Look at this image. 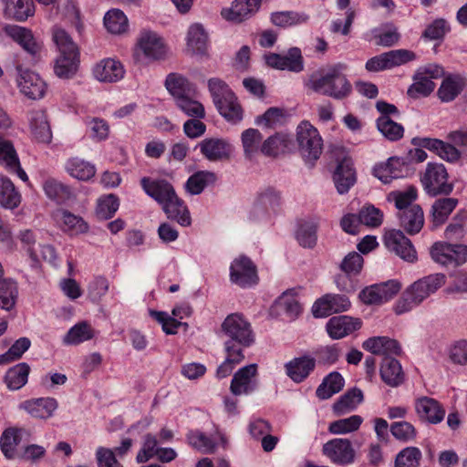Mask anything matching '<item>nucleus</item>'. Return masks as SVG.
<instances>
[{"label": "nucleus", "mask_w": 467, "mask_h": 467, "mask_svg": "<svg viewBox=\"0 0 467 467\" xmlns=\"http://www.w3.org/2000/svg\"><path fill=\"white\" fill-rule=\"evenodd\" d=\"M346 68V65L342 63L320 68L308 76L305 80V87L315 93L343 99L352 90V86L344 73Z\"/></svg>", "instance_id": "obj_1"}, {"label": "nucleus", "mask_w": 467, "mask_h": 467, "mask_svg": "<svg viewBox=\"0 0 467 467\" xmlns=\"http://www.w3.org/2000/svg\"><path fill=\"white\" fill-rule=\"evenodd\" d=\"M445 283V275L434 274L420 278L411 284L396 302L394 311L402 315L418 306L421 302L435 293Z\"/></svg>", "instance_id": "obj_2"}, {"label": "nucleus", "mask_w": 467, "mask_h": 467, "mask_svg": "<svg viewBox=\"0 0 467 467\" xmlns=\"http://www.w3.org/2000/svg\"><path fill=\"white\" fill-rule=\"evenodd\" d=\"M222 333L225 337L224 350H236L244 353V349L254 342V334L251 324L238 313L226 317L222 324Z\"/></svg>", "instance_id": "obj_3"}, {"label": "nucleus", "mask_w": 467, "mask_h": 467, "mask_svg": "<svg viewBox=\"0 0 467 467\" xmlns=\"http://www.w3.org/2000/svg\"><path fill=\"white\" fill-rule=\"evenodd\" d=\"M53 40L59 51V56L55 62L54 72L60 78H70L78 70V48L70 36L60 27L53 29Z\"/></svg>", "instance_id": "obj_4"}, {"label": "nucleus", "mask_w": 467, "mask_h": 467, "mask_svg": "<svg viewBox=\"0 0 467 467\" xmlns=\"http://www.w3.org/2000/svg\"><path fill=\"white\" fill-rule=\"evenodd\" d=\"M208 89L220 114L229 122L238 123L243 119V109L234 93L221 78L208 80Z\"/></svg>", "instance_id": "obj_5"}, {"label": "nucleus", "mask_w": 467, "mask_h": 467, "mask_svg": "<svg viewBox=\"0 0 467 467\" xmlns=\"http://www.w3.org/2000/svg\"><path fill=\"white\" fill-rule=\"evenodd\" d=\"M168 47L164 39L156 32L144 29L137 37L133 56L138 62H152L166 57Z\"/></svg>", "instance_id": "obj_6"}, {"label": "nucleus", "mask_w": 467, "mask_h": 467, "mask_svg": "<svg viewBox=\"0 0 467 467\" xmlns=\"http://www.w3.org/2000/svg\"><path fill=\"white\" fill-rule=\"evenodd\" d=\"M420 182L430 196L449 195L454 188L442 163L429 162L420 175Z\"/></svg>", "instance_id": "obj_7"}, {"label": "nucleus", "mask_w": 467, "mask_h": 467, "mask_svg": "<svg viewBox=\"0 0 467 467\" xmlns=\"http://www.w3.org/2000/svg\"><path fill=\"white\" fill-rule=\"evenodd\" d=\"M297 142L303 156L316 161L322 152V139L317 130L308 122H302L297 128Z\"/></svg>", "instance_id": "obj_8"}, {"label": "nucleus", "mask_w": 467, "mask_h": 467, "mask_svg": "<svg viewBox=\"0 0 467 467\" xmlns=\"http://www.w3.org/2000/svg\"><path fill=\"white\" fill-rule=\"evenodd\" d=\"M415 58V53L410 50H390L368 59L366 63V69L372 72L382 71L401 66L414 60Z\"/></svg>", "instance_id": "obj_9"}, {"label": "nucleus", "mask_w": 467, "mask_h": 467, "mask_svg": "<svg viewBox=\"0 0 467 467\" xmlns=\"http://www.w3.org/2000/svg\"><path fill=\"white\" fill-rule=\"evenodd\" d=\"M230 280L241 287L256 285L259 278L255 265L244 255L235 258L230 266Z\"/></svg>", "instance_id": "obj_10"}, {"label": "nucleus", "mask_w": 467, "mask_h": 467, "mask_svg": "<svg viewBox=\"0 0 467 467\" xmlns=\"http://www.w3.org/2000/svg\"><path fill=\"white\" fill-rule=\"evenodd\" d=\"M431 258L442 265H459L467 261V246L435 243L431 249Z\"/></svg>", "instance_id": "obj_11"}, {"label": "nucleus", "mask_w": 467, "mask_h": 467, "mask_svg": "<svg viewBox=\"0 0 467 467\" xmlns=\"http://www.w3.org/2000/svg\"><path fill=\"white\" fill-rule=\"evenodd\" d=\"M322 453L332 463L348 465L355 461V450L348 439L335 438L323 445Z\"/></svg>", "instance_id": "obj_12"}, {"label": "nucleus", "mask_w": 467, "mask_h": 467, "mask_svg": "<svg viewBox=\"0 0 467 467\" xmlns=\"http://www.w3.org/2000/svg\"><path fill=\"white\" fill-rule=\"evenodd\" d=\"M16 70L18 73L16 81L20 91L28 99H42L47 90V84L39 75L23 68L20 65L16 67Z\"/></svg>", "instance_id": "obj_13"}, {"label": "nucleus", "mask_w": 467, "mask_h": 467, "mask_svg": "<svg viewBox=\"0 0 467 467\" xmlns=\"http://www.w3.org/2000/svg\"><path fill=\"white\" fill-rule=\"evenodd\" d=\"M384 244L388 250L407 262L413 263L417 260L416 250L410 240L400 230L388 231L384 235Z\"/></svg>", "instance_id": "obj_14"}, {"label": "nucleus", "mask_w": 467, "mask_h": 467, "mask_svg": "<svg viewBox=\"0 0 467 467\" xmlns=\"http://www.w3.org/2000/svg\"><path fill=\"white\" fill-rule=\"evenodd\" d=\"M441 73V69L437 66H428L418 71L414 76L413 84L408 89V95L413 99L427 97L435 88L432 79L438 78Z\"/></svg>", "instance_id": "obj_15"}, {"label": "nucleus", "mask_w": 467, "mask_h": 467, "mask_svg": "<svg viewBox=\"0 0 467 467\" xmlns=\"http://www.w3.org/2000/svg\"><path fill=\"white\" fill-rule=\"evenodd\" d=\"M3 32L34 57L39 56L42 43L35 38L30 29L17 25H5Z\"/></svg>", "instance_id": "obj_16"}, {"label": "nucleus", "mask_w": 467, "mask_h": 467, "mask_svg": "<svg viewBox=\"0 0 467 467\" xmlns=\"http://www.w3.org/2000/svg\"><path fill=\"white\" fill-rule=\"evenodd\" d=\"M257 366L250 364L238 369L231 381L230 390L235 395H248L256 389Z\"/></svg>", "instance_id": "obj_17"}, {"label": "nucleus", "mask_w": 467, "mask_h": 467, "mask_svg": "<svg viewBox=\"0 0 467 467\" xmlns=\"http://www.w3.org/2000/svg\"><path fill=\"white\" fill-rule=\"evenodd\" d=\"M202 154L210 161L227 160L232 153L231 143L222 138H207L199 143Z\"/></svg>", "instance_id": "obj_18"}, {"label": "nucleus", "mask_w": 467, "mask_h": 467, "mask_svg": "<svg viewBox=\"0 0 467 467\" xmlns=\"http://www.w3.org/2000/svg\"><path fill=\"white\" fill-rule=\"evenodd\" d=\"M58 402L51 397L31 399L19 404V409L26 411L31 417L47 420L54 415Z\"/></svg>", "instance_id": "obj_19"}, {"label": "nucleus", "mask_w": 467, "mask_h": 467, "mask_svg": "<svg viewBox=\"0 0 467 467\" xmlns=\"http://www.w3.org/2000/svg\"><path fill=\"white\" fill-rule=\"evenodd\" d=\"M140 185L147 195L155 200L161 207L176 193L172 185L165 180H154L143 177Z\"/></svg>", "instance_id": "obj_20"}, {"label": "nucleus", "mask_w": 467, "mask_h": 467, "mask_svg": "<svg viewBox=\"0 0 467 467\" xmlns=\"http://www.w3.org/2000/svg\"><path fill=\"white\" fill-rule=\"evenodd\" d=\"M261 0H234L228 8L221 11L227 21L241 23L254 14L260 6Z\"/></svg>", "instance_id": "obj_21"}, {"label": "nucleus", "mask_w": 467, "mask_h": 467, "mask_svg": "<svg viewBox=\"0 0 467 467\" xmlns=\"http://www.w3.org/2000/svg\"><path fill=\"white\" fill-rule=\"evenodd\" d=\"M334 182L338 193L343 194L356 183L357 176L354 163L350 157L345 156L337 164L334 172Z\"/></svg>", "instance_id": "obj_22"}, {"label": "nucleus", "mask_w": 467, "mask_h": 467, "mask_svg": "<svg viewBox=\"0 0 467 467\" xmlns=\"http://www.w3.org/2000/svg\"><path fill=\"white\" fill-rule=\"evenodd\" d=\"M208 34L201 24L192 25L187 33L186 50L191 55L204 57L208 53Z\"/></svg>", "instance_id": "obj_23"}, {"label": "nucleus", "mask_w": 467, "mask_h": 467, "mask_svg": "<svg viewBox=\"0 0 467 467\" xmlns=\"http://www.w3.org/2000/svg\"><path fill=\"white\" fill-rule=\"evenodd\" d=\"M361 321L349 316H337L331 317L326 326L329 337L333 339L342 338L359 329Z\"/></svg>", "instance_id": "obj_24"}, {"label": "nucleus", "mask_w": 467, "mask_h": 467, "mask_svg": "<svg viewBox=\"0 0 467 467\" xmlns=\"http://www.w3.org/2000/svg\"><path fill=\"white\" fill-rule=\"evenodd\" d=\"M93 74L100 82L113 83L124 78L125 69L119 60L105 58L95 66Z\"/></svg>", "instance_id": "obj_25"}, {"label": "nucleus", "mask_w": 467, "mask_h": 467, "mask_svg": "<svg viewBox=\"0 0 467 467\" xmlns=\"http://www.w3.org/2000/svg\"><path fill=\"white\" fill-rule=\"evenodd\" d=\"M415 410L421 420L431 424L440 423L445 416V410L439 401L429 397L419 398L415 402Z\"/></svg>", "instance_id": "obj_26"}, {"label": "nucleus", "mask_w": 467, "mask_h": 467, "mask_svg": "<svg viewBox=\"0 0 467 467\" xmlns=\"http://www.w3.org/2000/svg\"><path fill=\"white\" fill-rule=\"evenodd\" d=\"M0 164L10 173H16L23 182L28 177L21 168L20 162L13 144L0 136Z\"/></svg>", "instance_id": "obj_27"}, {"label": "nucleus", "mask_w": 467, "mask_h": 467, "mask_svg": "<svg viewBox=\"0 0 467 467\" xmlns=\"http://www.w3.org/2000/svg\"><path fill=\"white\" fill-rule=\"evenodd\" d=\"M316 367V359L309 356L294 358L285 364L286 375L296 383L304 381Z\"/></svg>", "instance_id": "obj_28"}, {"label": "nucleus", "mask_w": 467, "mask_h": 467, "mask_svg": "<svg viewBox=\"0 0 467 467\" xmlns=\"http://www.w3.org/2000/svg\"><path fill=\"white\" fill-rule=\"evenodd\" d=\"M29 128L33 138L41 143H49L52 132L47 113L43 109L32 110L29 114Z\"/></svg>", "instance_id": "obj_29"}, {"label": "nucleus", "mask_w": 467, "mask_h": 467, "mask_svg": "<svg viewBox=\"0 0 467 467\" xmlns=\"http://www.w3.org/2000/svg\"><path fill=\"white\" fill-rule=\"evenodd\" d=\"M362 348L374 355H381L384 358L401 353L400 343L396 339L388 337H369L363 342Z\"/></svg>", "instance_id": "obj_30"}, {"label": "nucleus", "mask_w": 467, "mask_h": 467, "mask_svg": "<svg viewBox=\"0 0 467 467\" xmlns=\"http://www.w3.org/2000/svg\"><path fill=\"white\" fill-rule=\"evenodd\" d=\"M403 166L404 162L400 158L390 157L386 161L376 164L372 173L383 183H389L403 176Z\"/></svg>", "instance_id": "obj_31"}, {"label": "nucleus", "mask_w": 467, "mask_h": 467, "mask_svg": "<svg viewBox=\"0 0 467 467\" xmlns=\"http://www.w3.org/2000/svg\"><path fill=\"white\" fill-rule=\"evenodd\" d=\"M47 197L57 203H64L75 197L73 190L55 178H47L42 184Z\"/></svg>", "instance_id": "obj_32"}, {"label": "nucleus", "mask_w": 467, "mask_h": 467, "mask_svg": "<svg viewBox=\"0 0 467 467\" xmlns=\"http://www.w3.org/2000/svg\"><path fill=\"white\" fill-rule=\"evenodd\" d=\"M379 372L381 379L389 387H398L404 381L401 365L391 357L383 358Z\"/></svg>", "instance_id": "obj_33"}, {"label": "nucleus", "mask_w": 467, "mask_h": 467, "mask_svg": "<svg viewBox=\"0 0 467 467\" xmlns=\"http://www.w3.org/2000/svg\"><path fill=\"white\" fill-rule=\"evenodd\" d=\"M162 210L169 219L176 221L180 225H191L190 212L184 202L176 193L162 206Z\"/></svg>", "instance_id": "obj_34"}, {"label": "nucleus", "mask_w": 467, "mask_h": 467, "mask_svg": "<svg viewBox=\"0 0 467 467\" xmlns=\"http://www.w3.org/2000/svg\"><path fill=\"white\" fill-rule=\"evenodd\" d=\"M400 225L410 234H418L424 224L423 211L420 206H413L405 212H397Z\"/></svg>", "instance_id": "obj_35"}, {"label": "nucleus", "mask_w": 467, "mask_h": 467, "mask_svg": "<svg viewBox=\"0 0 467 467\" xmlns=\"http://www.w3.org/2000/svg\"><path fill=\"white\" fill-rule=\"evenodd\" d=\"M244 155L247 160H254L261 153L264 137L257 129L249 128L241 133Z\"/></svg>", "instance_id": "obj_36"}, {"label": "nucleus", "mask_w": 467, "mask_h": 467, "mask_svg": "<svg viewBox=\"0 0 467 467\" xmlns=\"http://www.w3.org/2000/svg\"><path fill=\"white\" fill-rule=\"evenodd\" d=\"M292 139L284 133H275L264 140L261 153L266 157H276L290 150Z\"/></svg>", "instance_id": "obj_37"}, {"label": "nucleus", "mask_w": 467, "mask_h": 467, "mask_svg": "<svg viewBox=\"0 0 467 467\" xmlns=\"http://www.w3.org/2000/svg\"><path fill=\"white\" fill-rule=\"evenodd\" d=\"M65 169L71 177L79 181H88L96 173L95 165L78 157L69 158Z\"/></svg>", "instance_id": "obj_38"}, {"label": "nucleus", "mask_w": 467, "mask_h": 467, "mask_svg": "<svg viewBox=\"0 0 467 467\" xmlns=\"http://www.w3.org/2000/svg\"><path fill=\"white\" fill-rule=\"evenodd\" d=\"M417 198L418 191L412 185L403 191H392L387 195V201L394 203L397 212H405L413 206H420L414 203Z\"/></svg>", "instance_id": "obj_39"}, {"label": "nucleus", "mask_w": 467, "mask_h": 467, "mask_svg": "<svg viewBox=\"0 0 467 467\" xmlns=\"http://www.w3.org/2000/svg\"><path fill=\"white\" fill-rule=\"evenodd\" d=\"M465 85L462 77L449 76L442 80L438 89V97L442 102L452 101L462 93Z\"/></svg>", "instance_id": "obj_40"}, {"label": "nucleus", "mask_w": 467, "mask_h": 467, "mask_svg": "<svg viewBox=\"0 0 467 467\" xmlns=\"http://www.w3.org/2000/svg\"><path fill=\"white\" fill-rule=\"evenodd\" d=\"M35 13L32 0H6L5 15L11 19L25 21Z\"/></svg>", "instance_id": "obj_41"}, {"label": "nucleus", "mask_w": 467, "mask_h": 467, "mask_svg": "<svg viewBox=\"0 0 467 467\" xmlns=\"http://www.w3.org/2000/svg\"><path fill=\"white\" fill-rule=\"evenodd\" d=\"M457 204L458 199L453 197L437 199L431 206L433 226L438 227L443 224Z\"/></svg>", "instance_id": "obj_42"}, {"label": "nucleus", "mask_w": 467, "mask_h": 467, "mask_svg": "<svg viewBox=\"0 0 467 467\" xmlns=\"http://www.w3.org/2000/svg\"><path fill=\"white\" fill-rule=\"evenodd\" d=\"M21 202V195L14 183L5 176L0 175V205L6 209H15Z\"/></svg>", "instance_id": "obj_43"}, {"label": "nucleus", "mask_w": 467, "mask_h": 467, "mask_svg": "<svg viewBox=\"0 0 467 467\" xmlns=\"http://www.w3.org/2000/svg\"><path fill=\"white\" fill-rule=\"evenodd\" d=\"M345 380L338 372H331L317 387L316 394L321 400H327L339 392L344 387Z\"/></svg>", "instance_id": "obj_44"}, {"label": "nucleus", "mask_w": 467, "mask_h": 467, "mask_svg": "<svg viewBox=\"0 0 467 467\" xmlns=\"http://www.w3.org/2000/svg\"><path fill=\"white\" fill-rule=\"evenodd\" d=\"M30 367L27 363H19L9 368L5 374V381L7 388L12 390H17L27 382Z\"/></svg>", "instance_id": "obj_45"}, {"label": "nucleus", "mask_w": 467, "mask_h": 467, "mask_svg": "<svg viewBox=\"0 0 467 467\" xmlns=\"http://www.w3.org/2000/svg\"><path fill=\"white\" fill-rule=\"evenodd\" d=\"M22 431L21 429L9 428L2 433L0 447L7 459H13L16 456V447L21 441Z\"/></svg>", "instance_id": "obj_46"}, {"label": "nucleus", "mask_w": 467, "mask_h": 467, "mask_svg": "<svg viewBox=\"0 0 467 467\" xmlns=\"http://www.w3.org/2000/svg\"><path fill=\"white\" fill-rule=\"evenodd\" d=\"M362 401L363 392L359 389L354 388L334 403L333 410L337 414H345L355 410Z\"/></svg>", "instance_id": "obj_47"}, {"label": "nucleus", "mask_w": 467, "mask_h": 467, "mask_svg": "<svg viewBox=\"0 0 467 467\" xmlns=\"http://www.w3.org/2000/svg\"><path fill=\"white\" fill-rule=\"evenodd\" d=\"M216 181V175L208 171H201L193 173L186 182V191L192 194H200L204 188Z\"/></svg>", "instance_id": "obj_48"}, {"label": "nucleus", "mask_w": 467, "mask_h": 467, "mask_svg": "<svg viewBox=\"0 0 467 467\" xmlns=\"http://www.w3.org/2000/svg\"><path fill=\"white\" fill-rule=\"evenodd\" d=\"M94 337V330L87 322H79L73 326L64 337V343L67 345H78L89 340Z\"/></svg>", "instance_id": "obj_49"}, {"label": "nucleus", "mask_w": 467, "mask_h": 467, "mask_svg": "<svg viewBox=\"0 0 467 467\" xmlns=\"http://www.w3.org/2000/svg\"><path fill=\"white\" fill-rule=\"evenodd\" d=\"M363 422L359 415H352L329 423L328 431L335 435H344L358 431Z\"/></svg>", "instance_id": "obj_50"}, {"label": "nucleus", "mask_w": 467, "mask_h": 467, "mask_svg": "<svg viewBox=\"0 0 467 467\" xmlns=\"http://www.w3.org/2000/svg\"><path fill=\"white\" fill-rule=\"evenodd\" d=\"M18 290L16 284L11 279L0 280V308L9 311L15 305Z\"/></svg>", "instance_id": "obj_51"}, {"label": "nucleus", "mask_w": 467, "mask_h": 467, "mask_svg": "<svg viewBox=\"0 0 467 467\" xmlns=\"http://www.w3.org/2000/svg\"><path fill=\"white\" fill-rule=\"evenodd\" d=\"M421 459L420 450L418 447L409 446L397 453L394 467H420Z\"/></svg>", "instance_id": "obj_52"}, {"label": "nucleus", "mask_w": 467, "mask_h": 467, "mask_svg": "<svg viewBox=\"0 0 467 467\" xmlns=\"http://www.w3.org/2000/svg\"><path fill=\"white\" fill-rule=\"evenodd\" d=\"M377 127L379 132L388 140L396 141L402 138L403 127L393 121L388 116H381L377 119Z\"/></svg>", "instance_id": "obj_53"}, {"label": "nucleus", "mask_w": 467, "mask_h": 467, "mask_svg": "<svg viewBox=\"0 0 467 467\" xmlns=\"http://www.w3.org/2000/svg\"><path fill=\"white\" fill-rule=\"evenodd\" d=\"M104 25L109 32L121 34L128 28V19L122 11L112 9L106 13Z\"/></svg>", "instance_id": "obj_54"}, {"label": "nucleus", "mask_w": 467, "mask_h": 467, "mask_svg": "<svg viewBox=\"0 0 467 467\" xmlns=\"http://www.w3.org/2000/svg\"><path fill=\"white\" fill-rule=\"evenodd\" d=\"M281 204V193L273 187L263 189L257 198V206L267 212H275Z\"/></svg>", "instance_id": "obj_55"}, {"label": "nucleus", "mask_w": 467, "mask_h": 467, "mask_svg": "<svg viewBox=\"0 0 467 467\" xmlns=\"http://www.w3.org/2000/svg\"><path fill=\"white\" fill-rule=\"evenodd\" d=\"M175 101L177 107L189 117L202 119L205 115L203 106L187 95L179 97Z\"/></svg>", "instance_id": "obj_56"}, {"label": "nucleus", "mask_w": 467, "mask_h": 467, "mask_svg": "<svg viewBox=\"0 0 467 467\" xmlns=\"http://www.w3.org/2000/svg\"><path fill=\"white\" fill-rule=\"evenodd\" d=\"M61 222L63 230L75 234H84L88 230V223L79 216L71 213L68 211L61 212Z\"/></svg>", "instance_id": "obj_57"}, {"label": "nucleus", "mask_w": 467, "mask_h": 467, "mask_svg": "<svg viewBox=\"0 0 467 467\" xmlns=\"http://www.w3.org/2000/svg\"><path fill=\"white\" fill-rule=\"evenodd\" d=\"M165 86L176 100L179 97L186 95L185 93L189 88V82L182 75L171 73L166 78Z\"/></svg>", "instance_id": "obj_58"}, {"label": "nucleus", "mask_w": 467, "mask_h": 467, "mask_svg": "<svg viewBox=\"0 0 467 467\" xmlns=\"http://www.w3.org/2000/svg\"><path fill=\"white\" fill-rule=\"evenodd\" d=\"M160 447H158V441L152 434H146L143 438L141 449L139 451L136 461L139 463L147 462L149 460L157 456Z\"/></svg>", "instance_id": "obj_59"}, {"label": "nucleus", "mask_w": 467, "mask_h": 467, "mask_svg": "<svg viewBox=\"0 0 467 467\" xmlns=\"http://www.w3.org/2000/svg\"><path fill=\"white\" fill-rule=\"evenodd\" d=\"M119 206V198L116 195L110 193L107 196L101 197L98 201L97 214L102 219H109L118 211Z\"/></svg>", "instance_id": "obj_60"}, {"label": "nucleus", "mask_w": 467, "mask_h": 467, "mask_svg": "<svg viewBox=\"0 0 467 467\" xmlns=\"http://www.w3.org/2000/svg\"><path fill=\"white\" fill-rule=\"evenodd\" d=\"M188 441L191 446L204 452L211 453L216 447V441L201 431H192L188 434Z\"/></svg>", "instance_id": "obj_61"}, {"label": "nucleus", "mask_w": 467, "mask_h": 467, "mask_svg": "<svg viewBox=\"0 0 467 467\" xmlns=\"http://www.w3.org/2000/svg\"><path fill=\"white\" fill-rule=\"evenodd\" d=\"M226 358L218 367L216 376L218 379L228 377L234 370V367L244 359V355L242 352L234 350H225Z\"/></svg>", "instance_id": "obj_62"}, {"label": "nucleus", "mask_w": 467, "mask_h": 467, "mask_svg": "<svg viewBox=\"0 0 467 467\" xmlns=\"http://www.w3.org/2000/svg\"><path fill=\"white\" fill-rule=\"evenodd\" d=\"M296 240L306 248L313 247L317 243V226L313 223H304L296 231Z\"/></svg>", "instance_id": "obj_63"}, {"label": "nucleus", "mask_w": 467, "mask_h": 467, "mask_svg": "<svg viewBox=\"0 0 467 467\" xmlns=\"http://www.w3.org/2000/svg\"><path fill=\"white\" fill-rule=\"evenodd\" d=\"M284 111L278 108H270L263 115L256 117L255 124L266 128H275L284 120Z\"/></svg>", "instance_id": "obj_64"}]
</instances>
